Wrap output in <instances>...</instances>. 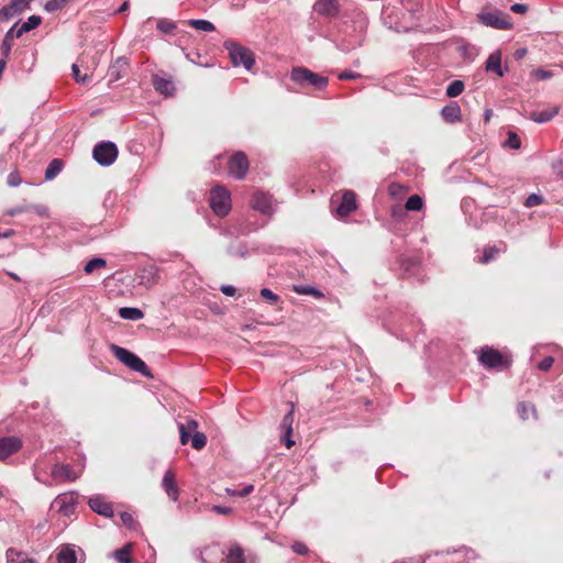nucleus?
<instances>
[{"label": "nucleus", "mask_w": 563, "mask_h": 563, "mask_svg": "<svg viewBox=\"0 0 563 563\" xmlns=\"http://www.w3.org/2000/svg\"><path fill=\"white\" fill-rule=\"evenodd\" d=\"M343 18L347 20L338 27V35L332 42L340 52L346 54L363 45L368 21L364 12L355 5L345 9Z\"/></svg>", "instance_id": "obj_1"}, {"label": "nucleus", "mask_w": 563, "mask_h": 563, "mask_svg": "<svg viewBox=\"0 0 563 563\" xmlns=\"http://www.w3.org/2000/svg\"><path fill=\"white\" fill-rule=\"evenodd\" d=\"M290 79L301 88L309 86L322 90L329 85L328 77L317 74L303 66L292 67Z\"/></svg>", "instance_id": "obj_2"}, {"label": "nucleus", "mask_w": 563, "mask_h": 563, "mask_svg": "<svg viewBox=\"0 0 563 563\" xmlns=\"http://www.w3.org/2000/svg\"><path fill=\"white\" fill-rule=\"evenodd\" d=\"M223 46L229 52L233 66L238 67L242 65L246 70H251L255 64V57L250 48L233 41H225Z\"/></svg>", "instance_id": "obj_3"}, {"label": "nucleus", "mask_w": 563, "mask_h": 563, "mask_svg": "<svg viewBox=\"0 0 563 563\" xmlns=\"http://www.w3.org/2000/svg\"><path fill=\"white\" fill-rule=\"evenodd\" d=\"M110 350L121 363H123L132 371L137 372L146 377L152 376L147 365L136 354L115 344H112L110 346Z\"/></svg>", "instance_id": "obj_4"}, {"label": "nucleus", "mask_w": 563, "mask_h": 563, "mask_svg": "<svg viewBox=\"0 0 563 563\" xmlns=\"http://www.w3.org/2000/svg\"><path fill=\"white\" fill-rule=\"evenodd\" d=\"M356 208V196L351 190H345L342 195H333L331 198L332 212L339 218L349 216Z\"/></svg>", "instance_id": "obj_5"}, {"label": "nucleus", "mask_w": 563, "mask_h": 563, "mask_svg": "<svg viewBox=\"0 0 563 563\" xmlns=\"http://www.w3.org/2000/svg\"><path fill=\"white\" fill-rule=\"evenodd\" d=\"M209 201L212 211L219 217L227 216L231 210V195L224 187L212 188Z\"/></svg>", "instance_id": "obj_6"}, {"label": "nucleus", "mask_w": 563, "mask_h": 563, "mask_svg": "<svg viewBox=\"0 0 563 563\" xmlns=\"http://www.w3.org/2000/svg\"><path fill=\"white\" fill-rule=\"evenodd\" d=\"M118 153V147L113 142L102 141L95 145L92 157L100 166H110L115 162Z\"/></svg>", "instance_id": "obj_7"}, {"label": "nucleus", "mask_w": 563, "mask_h": 563, "mask_svg": "<svg viewBox=\"0 0 563 563\" xmlns=\"http://www.w3.org/2000/svg\"><path fill=\"white\" fill-rule=\"evenodd\" d=\"M477 20L481 24L496 30H510L512 27L509 14L498 10L493 12H479Z\"/></svg>", "instance_id": "obj_8"}, {"label": "nucleus", "mask_w": 563, "mask_h": 563, "mask_svg": "<svg viewBox=\"0 0 563 563\" xmlns=\"http://www.w3.org/2000/svg\"><path fill=\"white\" fill-rule=\"evenodd\" d=\"M478 360L481 364L487 368L508 366V361L505 360L504 355L489 346H485L481 350Z\"/></svg>", "instance_id": "obj_9"}, {"label": "nucleus", "mask_w": 563, "mask_h": 563, "mask_svg": "<svg viewBox=\"0 0 563 563\" xmlns=\"http://www.w3.org/2000/svg\"><path fill=\"white\" fill-rule=\"evenodd\" d=\"M229 173L236 179H243L249 172V159L243 152H236L229 159Z\"/></svg>", "instance_id": "obj_10"}, {"label": "nucleus", "mask_w": 563, "mask_h": 563, "mask_svg": "<svg viewBox=\"0 0 563 563\" xmlns=\"http://www.w3.org/2000/svg\"><path fill=\"white\" fill-rule=\"evenodd\" d=\"M313 10L327 18H335L340 13L339 0H317L313 4Z\"/></svg>", "instance_id": "obj_11"}, {"label": "nucleus", "mask_w": 563, "mask_h": 563, "mask_svg": "<svg viewBox=\"0 0 563 563\" xmlns=\"http://www.w3.org/2000/svg\"><path fill=\"white\" fill-rule=\"evenodd\" d=\"M22 441L16 437H3L0 439V461H4L20 451Z\"/></svg>", "instance_id": "obj_12"}, {"label": "nucleus", "mask_w": 563, "mask_h": 563, "mask_svg": "<svg viewBox=\"0 0 563 563\" xmlns=\"http://www.w3.org/2000/svg\"><path fill=\"white\" fill-rule=\"evenodd\" d=\"M88 505L92 511L97 512L100 516L111 518L114 515L111 504L106 501V499L101 495H95L90 497L88 500Z\"/></svg>", "instance_id": "obj_13"}, {"label": "nucleus", "mask_w": 563, "mask_h": 563, "mask_svg": "<svg viewBox=\"0 0 563 563\" xmlns=\"http://www.w3.org/2000/svg\"><path fill=\"white\" fill-rule=\"evenodd\" d=\"M30 0H11L9 4L0 9V19L9 21L25 9H27Z\"/></svg>", "instance_id": "obj_14"}, {"label": "nucleus", "mask_w": 563, "mask_h": 563, "mask_svg": "<svg viewBox=\"0 0 563 563\" xmlns=\"http://www.w3.org/2000/svg\"><path fill=\"white\" fill-rule=\"evenodd\" d=\"M51 475L54 479H64L68 482H75L79 477V473H76L71 465L56 463L51 470Z\"/></svg>", "instance_id": "obj_15"}, {"label": "nucleus", "mask_w": 563, "mask_h": 563, "mask_svg": "<svg viewBox=\"0 0 563 563\" xmlns=\"http://www.w3.org/2000/svg\"><path fill=\"white\" fill-rule=\"evenodd\" d=\"M251 207L263 214H271L273 212L271 196L261 191L252 196Z\"/></svg>", "instance_id": "obj_16"}, {"label": "nucleus", "mask_w": 563, "mask_h": 563, "mask_svg": "<svg viewBox=\"0 0 563 563\" xmlns=\"http://www.w3.org/2000/svg\"><path fill=\"white\" fill-rule=\"evenodd\" d=\"M162 486H163V489L165 490V493L167 494V496L173 501H176L178 499L179 492H178V487H177V484L175 482V477H174V474L172 473V471H167L164 474V477L162 481Z\"/></svg>", "instance_id": "obj_17"}, {"label": "nucleus", "mask_w": 563, "mask_h": 563, "mask_svg": "<svg viewBox=\"0 0 563 563\" xmlns=\"http://www.w3.org/2000/svg\"><path fill=\"white\" fill-rule=\"evenodd\" d=\"M441 115L448 123H455L461 121V108L455 101H451L446 106H444L441 110Z\"/></svg>", "instance_id": "obj_18"}, {"label": "nucleus", "mask_w": 563, "mask_h": 563, "mask_svg": "<svg viewBox=\"0 0 563 563\" xmlns=\"http://www.w3.org/2000/svg\"><path fill=\"white\" fill-rule=\"evenodd\" d=\"M153 86L157 92L165 97H170L175 92L173 81L170 79L159 77L158 75L153 76Z\"/></svg>", "instance_id": "obj_19"}, {"label": "nucleus", "mask_w": 563, "mask_h": 563, "mask_svg": "<svg viewBox=\"0 0 563 563\" xmlns=\"http://www.w3.org/2000/svg\"><path fill=\"white\" fill-rule=\"evenodd\" d=\"M485 68L486 71L495 73L499 77L505 75L501 66V53L499 51H496L488 56Z\"/></svg>", "instance_id": "obj_20"}, {"label": "nucleus", "mask_w": 563, "mask_h": 563, "mask_svg": "<svg viewBox=\"0 0 563 563\" xmlns=\"http://www.w3.org/2000/svg\"><path fill=\"white\" fill-rule=\"evenodd\" d=\"M54 504L58 508V511L65 516L73 514L76 507L73 497L66 494L57 496Z\"/></svg>", "instance_id": "obj_21"}, {"label": "nucleus", "mask_w": 563, "mask_h": 563, "mask_svg": "<svg viewBox=\"0 0 563 563\" xmlns=\"http://www.w3.org/2000/svg\"><path fill=\"white\" fill-rule=\"evenodd\" d=\"M22 35H18L16 33V23L13 24L10 30L5 33L2 43L0 45L1 54L3 57L8 58L11 54L13 47V40L16 37H21Z\"/></svg>", "instance_id": "obj_22"}, {"label": "nucleus", "mask_w": 563, "mask_h": 563, "mask_svg": "<svg viewBox=\"0 0 563 563\" xmlns=\"http://www.w3.org/2000/svg\"><path fill=\"white\" fill-rule=\"evenodd\" d=\"M399 264L404 274L407 276H416L420 268V262L411 256H401Z\"/></svg>", "instance_id": "obj_23"}, {"label": "nucleus", "mask_w": 563, "mask_h": 563, "mask_svg": "<svg viewBox=\"0 0 563 563\" xmlns=\"http://www.w3.org/2000/svg\"><path fill=\"white\" fill-rule=\"evenodd\" d=\"M559 113L558 107H550L541 111H533L529 118L537 123H545L552 120Z\"/></svg>", "instance_id": "obj_24"}, {"label": "nucleus", "mask_w": 563, "mask_h": 563, "mask_svg": "<svg viewBox=\"0 0 563 563\" xmlns=\"http://www.w3.org/2000/svg\"><path fill=\"white\" fill-rule=\"evenodd\" d=\"M454 558L450 561V563H468L476 559V554L472 549L462 548L459 550H454L452 552Z\"/></svg>", "instance_id": "obj_25"}, {"label": "nucleus", "mask_w": 563, "mask_h": 563, "mask_svg": "<svg viewBox=\"0 0 563 563\" xmlns=\"http://www.w3.org/2000/svg\"><path fill=\"white\" fill-rule=\"evenodd\" d=\"M119 316L124 320L139 321V320L143 319L144 313L139 308L123 307V308H120Z\"/></svg>", "instance_id": "obj_26"}, {"label": "nucleus", "mask_w": 563, "mask_h": 563, "mask_svg": "<svg viewBox=\"0 0 563 563\" xmlns=\"http://www.w3.org/2000/svg\"><path fill=\"white\" fill-rule=\"evenodd\" d=\"M42 22V18L40 15H31L27 20L21 25H16L18 35H23L34 29H36Z\"/></svg>", "instance_id": "obj_27"}, {"label": "nucleus", "mask_w": 563, "mask_h": 563, "mask_svg": "<svg viewBox=\"0 0 563 563\" xmlns=\"http://www.w3.org/2000/svg\"><path fill=\"white\" fill-rule=\"evenodd\" d=\"M227 563H245L244 551L239 544H233L229 549Z\"/></svg>", "instance_id": "obj_28"}, {"label": "nucleus", "mask_w": 563, "mask_h": 563, "mask_svg": "<svg viewBox=\"0 0 563 563\" xmlns=\"http://www.w3.org/2000/svg\"><path fill=\"white\" fill-rule=\"evenodd\" d=\"M63 169V162L58 158H54L49 162L46 170H45V179L52 180L54 179Z\"/></svg>", "instance_id": "obj_29"}, {"label": "nucleus", "mask_w": 563, "mask_h": 563, "mask_svg": "<svg viewBox=\"0 0 563 563\" xmlns=\"http://www.w3.org/2000/svg\"><path fill=\"white\" fill-rule=\"evenodd\" d=\"M294 291L298 295H310L317 299L323 297V294L318 288L309 285H295Z\"/></svg>", "instance_id": "obj_30"}, {"label": "nucleus", "mask_w": 563, "mask_h": 563, "mask_svg": "<svg viewBox=\"0 0 563 563\" xmlns=\"http://www.w3.org/2000/svg\"><path fill=\"white\" fill-rule=\"evenodd\" d=\"M227 252L229 255L234 257H246L249 255V249L246 244L242 242L231 244Z\"/></svg>", "instance_id": "obj_31"}, {"label": "nucleus", "mask_w": 563, "mask_h": 563, "mask_svg": "<svg viewBox=\"0 0 563 563\" xmlns=\"http://www.w3.org/2000/svg\"><path fill=\"white\" fill-rule=\"evenodd\" d=\"M188 25L202 32H213L216 26L208 20L191 19L188 21Z\"/></svg>", "instance_id": "obj_32"}, {"label": "nucleus", "mask_w": 563, "mask_h": 563, "mask_svg": "<svg viewBox=\"0 0 563 563\" xmlns=\"http://www.w3.org/2000/svg\"><path fill=\"white\" fill-rule=\"evenodd\" d=\"M131 549H132V544L126 543L123 548L117 550L114 552L115 560L120 563H133L130 558Z\"/></svg>", "instance_id": "obj_33"}, {"label": "nucleus", "mask_w": 563, "mask_h": 563, "mask_svg": "<svg viewBox=\"0 0 563 563\" xmlns=\"http://www.w3.org/2000/svg\"><path fill=\"white\" fill-rule=\"evenodd\" d=\"M464 87H465V85H464V82L462 80H459V79L453 80L446 87L445 93L450 98L457 97V96H460L463 92Z\"/></svg>", "instance_id": "obj_34"}, {"label": "nucleus", "mask_w": 563, "mask_h": 563, "mask_svg": "<svg viewBox=\"0 0 563 563\" xmlns=\"http://www.w3.org/2000/svg\"><path fill=\"white\" fill-rule=\"evenodd\" d=\"M423 199L419 195H412L405 203L407 211H420L423 208Z\"/></svg>", "instance_id": "obj_35"}, {"label": "nucleus", "mask_w": 563, "mask_h": 563, "mask_svg": "<svg viewBox=\"0 0 563 563\" xmlns=\"http://www.w3.org/2000/svg\"><path fill=\"white\" fill-rule=\"evenodd\" d=\"M128 65V60L124 57H119L113 65H111L109 69V74L112 80H118L121 75L120 70L121 68L125 67Z\"/></svg>", "instance_id": "obj_36"}, {"label": "nucleus", "mask_w": 563, "mask_h": 563, "mask_svg": "<svg viewBox=\"0 0 563 563\" xmlns=\"http://www.w3.org/2000/svg\"><path fill=\"white\" fill-rule=\"evenodd\" d=\"M156 27L164 34H170L176 29V23L169 19L162 18L156 22Z\"/></svg>", "instance_id": "obj_37"}, {"label": "nucleus", "mask_w": 563, "mask_h": 563, "mask_svg": "<svg viewBox=\"0 0 563 563\" xmlns=\"http://www.w3.org/2000/svg\"><path fill=\"white\" fill-rule=\"evenodd\" d=\"M292 423H294V404H290V410L282 419L279 428L283 431L292 432Z\"/></svg>", "instance_id": "obj_38"}, {"label": "nucleus", "mask_w": 563, "mask_h": 563, "mask_svg": "<svg viewBox=\"0 0 563 563\" xmlns=\"http://www.w3.org/2000/svg\"><path fill=\"white\" fill-rule=\"evenodd\" d=\"M517 411L522 420L528 419L529 412H531L534 417L537 413L536 407L530 402H519L517 406Z\"/></svg>", "instance_id": "obj_39"}, {"label": "nucleus", "mask_w": 563, "mask_h": 563, "mask_svg": "<svg viewBox=\"0 0 563 563\" xmlns=\"http://www.w3.org/2000/svg\"><path fill=\"white\" fill-rule=\"evenodd\" d=\"M107 262L102 257H93L88 261L84 267L86 274H91L95 269L104 267Z\"/></svg>", "instance_id": "obj_40"}, {"label": "nucleus", "mask_w": 563, "mask_h": 563, "mask_svg": "<svg viewBox=\"0 0 563 563\" xmlns=\"http://www.w3.org/2000/svg\"><path fill=\"white\" fill-rule=\"evenodd\" d=\"M498 253L499 250L496 246H487L484 249L483 255L478 258V262L482 264H487L493 261Z\"/></svg>", "instance_id": "obj_41"}, {"label": "nucleus", "mask_w": 563, "mask_h": 563, "mask_svg": "<svg viewBox=\"0 0 563 563\" xmlns=\"http://www.w3.org/2000/svg\"><path fill=\"white\" fill-rule=\"evenodd\" d=\"M190 441H191V446L194 449L201 450L207 444V437L205 435V433L198 431V432L192 433Z\"/></svg>", "instance_id": "obj_42"}, {"label": "nucleus", "mask_w": 563, "mask_h": 563, "mask_svg": "<svg viewBox=\"0 0 563 563\" xmlns=\"http://www.w3.org/2000/svg\"><path fill=\"white\" fill-rule=\"evenodd\" d=\"M390 216L396 221H402L407 217V209L405 206L395 205L390 209Z\"/></svg>", "instance_id": "obj_43"}, {"label": "nucleus", "mask_w": 563, "mask_h": 563, "mask_svg": "<svg viewBox=\"0 0 563 563\" xmlns=\"http://www.w3.org/2000/svg\"><path fill=\"white\" fill-rule=\"evenodd\" d=\"M253 490H254V485H252V484L246 485L242 489H231V488L225 489L228 495L236 496V497H245V496L250 495L251 493H253Z\"/></svg>", "instance_id": "obj_44"}, {"label": "nucleus", "mask_w": 563, "mask_h": 563, "mask_svg": "<svg viewBox=\"0 0 563 563\" xmlns=\"http://www.w3.org/2000/svg\"><path fill=\"white\" fill-rule=\"evenodd\" d=\"M68 0H48L44 9L47 12H55L64 8V5L67 3Z\"/></svg>", "instance_id": "obj_45"}, {"label": "nucleus", "mask_w": 563, "mask_h": 563, "mask_svg": "<svg viewBox=\"0 0 563 563\" xmlns=\"http://www.w3.org/2000/svg\"><path fill=\"white\" fill-rule=\"evenodd\" d=\"M14 556H21V553L16 550L10 548L7 550V561L8 563H14ZM16 563H36L33 559H22Z\"/></svg>", "instance_id": "obj_46"}, {"label": "nucleus", "mask_w": 563, "mask_h": 563, "mask_svg": "<svg viewBox=\"0 0 563 563\" xmlns=\"http://www.w3.org/2000/svg\"><path fill=\"white\" fill-rule=\"evenodd\" d=\"M505 146L514 148V150H518L521 146V141L516 133L509 132L508 139L505 141Z\"/></svg>", "instance_id": "obj_47"}, {"label": "nucleus", "mask_w": 563, "mask_h": 563, "mask_svg": "<svg viewBox=\"0 0 563 563\" xmlns=\"http://www.w3.org/2000/svg\"><path fill=\"white\" fill-rule=\"evenodd\" d=\"M26 208H29V211L35 212L41 218H48L49 216L48 208L44 205H26Z\"/></svg>", "instance_id": "obj_48"}, {"label": "nucleus", "mask_w": 563, "mask_h": 563, "mask_svg": "<svg viewBox=\"0 0 563 563\" xmlns=\"http://www.w3.org/2000/svg\"><path fill=\"white\" fill-rule=\"evenodd\" d=\"M543 202V197L538 194H531L526 198L525 206L528 208L539 206Z\"/></svg>", "instance_id": "obj_49"}, {"label": "nucleus", "mask_w": 563, "mask_h": 563, "mask_svg": "<svg viewBox=\"0 0 563 563\" xmlns=\"http://www.w3.org/2000/svg\"><path fill=\"white\" fill-rule=\"evenodd\" d=\"M261 296L266 299L267 301H269L271 303H276L278 300H279V296L274 294L271 289L268 288H262L261 289Z\"/></svg>", "instance_id": "obj_50"}, {"label": "nucleus", "mask_w": 563, "mask_h": 563, "mask_svg": "<svg viewBox=\"0 0 563 563\" xmlns=\"http://www.w3.org/2000/svg\"><path fill=\"white\" fill-rule=\"evenodd\" d=\"M178 426H183L184 429L191 434L198 432V422L195 419L188 418L185 423L178 422Z\"/></svg>", "instance_id": "obj_51"}, {"label": "nucleus", "mask_w": 563, "mask_h": 563, "mask_svg": "<svg viewBox=\"0 0 563 563\" xmlns=\"http://www.w3.org/2000/svg\"><path fill=\"white\" fill-rule=\"evenodd\" d=\"M532 75L539 80H547L552 78L553 73L543 68H538L532 71Z\"/></svg>", "instance_id": "obj_52"}, {"label": "nucleus", "mask_w": 563, "mask_h": 563, "mask_svg": "<svg viewBox=\"0 0 563 563\" xmlns=\"http://www.w3.org/2000/svg\"><path fill=\"white\" fill-rule=\"evenodd\" d=\"M553 173L559 177L563 178V162L561 158H556L551 163Z\"/></svg>", "instance_id": "obj_53"}, {"label": "nucleus", "mask_w": 563, "mask_h": 563, "mask_svg": "<svg viewBox=\"0 0 563 563\" xmlns=\"http://www.w3.org/2000/svg\"><path fill=\"white\" fill-rule=\"evenodd\" d=\"M7 183L10 187H18L22 183L19 173L16 170L11 172L8 176Z\"/></svg>", "instance_id": "obj_54"}, {"label": "nucleus", "mask_w": 563, "mask_h": 563, "mask_svg": "<svg viewBox=\"0 0 563 563\" xmlns=\"http://www.w3.org/2000/svg\"><path fill=\"white\" fill-rule=\"evenodd\" d=\"M553 363H554V358L552 356H547L540 361L538 367H539V369L547 372L552 367Z\"/></svg>", "instance_id": "obj_55"}, {"label": "nucleus", "mask_w": 563, "mask_h": 563, "mask_svg": "<svg viewBox=\"0 0 563 563\" xmlns=\"http://www.w3.org/2000/svg\"><path fill=\"white\" fill-rule=\"evenodd\" d=\"M291 549H292V551L295 553L300 554V555H305L309 551L307 545L305 543H302V542H299V541L295 542L292 544Z\"/></svg>", "instance_id": "obj_56"}, {"label": "nucleus", "mask_w": 563, "mask_h": 563, "mask_svg": "<svg viewBox=\"0 0 563 563\" xmlns=\"http://www.w3.org/2000/svg\"><path fill=\"white\" fill-rule=\"evenodd\" d=\"M71 70H73V76L77 82H86L88 76L87 75L80 76V70H79V67L77 64H73Z\"/></svg>", "instance_id": "obj_57"}, {"label": "nucleus", "mask_w": 563, "mask_h": 563, "mask_svg": "<svg viewBox=\"0 0 563 563\" xmlns=\"http://www.w3.org/2000/svg\"><path fill=\"white\" fill-rule=\"evenodd\" d=\"M120 517H121V520L124 526H126L129 528H131L133 526L134 518L130 512L123 511V512H121Z\"/></svg>", "instance_id": "obj_58"}, {"label": "nucleus", "mask_w": 563, "mask_h": 563, "mask_svg": "<svg viewBox=\"0 0 563 563\" xmlns=\"http://www.w3.org/2000/svg\"><path fill=\"white\" fill-rule=\"evenodd\" d=\"M292 432L284 431V434L280 437V441L286 445L287 449H290L295 441L291 439Z\"/></svg>", "instance_id": "obj_59"}, {"label": "nucleus", "mask_w": 563, "mask_h": 563, "mask_svg": "<svg viewBox=\"0 0 563 563\" xmlns=\"http://www.w3.org/2000/svg\"><path fill=\"white\" fill-rule=\"evenodd\" d=\"M361 77V74L358 73H354V71H350V70H345V71H342L340 75H339V78L341 80H350V79H357Z\"/></svg>", "instance_id": "obj_60"}, {"label": "nucleus", "mask_w": 563, "mask_h": 563, "mask_svg": "<svg viewBox=\"0 0 563 563\" xmlns=\"http://www.w3.org/2000/svg\"><path fill=\"white\" fill-rule=\"evenodd\" d=\"M179 435H180V443L183 445L187 444L190 440L191 433L186 431L183 426H178Z\"/></svg>", "instance_id": "obj_61"}, {"label": "nucleus", "mask_w": 563, "mask_h": 563, "mask_svg": "<svg viewBox=\"0 0 563 563\" xmlns=\"http://www.w3.org/2000/svg\"><path fill=\"white\" fill-rule=\"evenodd\" d=\"M22 212H29V208H26V205L25 206H18V207H14L12 209H9L7 211V214L8 216H11V217H14V216H18Z\"/></svg>", "instance_id": "obj_62"}, {"label": "nucleus", "mask_w": 563, "mask_h": 563, "mask_svg": "<svg viewBox=\"0 0 563 563\" xmlns=\"http://www.w3.org/2000/svg\"><path fill=\"white\" fill-rule=\"evenodd\" d=\"M510 10L515 13L523 14L527 12L528 7L523 3H515L510 7Z\"/></svg>", "instance_id": "obj_63"}, {"label": "nucleus", "mask_w": 563, "mask_h": 563, "mask_svg": "<svg viewBox=\"0 0 563 563\" xmlns=\"http://www.w3.org/2000/svg\"><path fill=\"white\" fill-rule=\"evenodd\" d=\"M220 290L225 295V296H234L235 292H236V289L234 286L232 285H223L220 287Z\"/></svg>", "instance_id": "obj_64"}]
</instances>
